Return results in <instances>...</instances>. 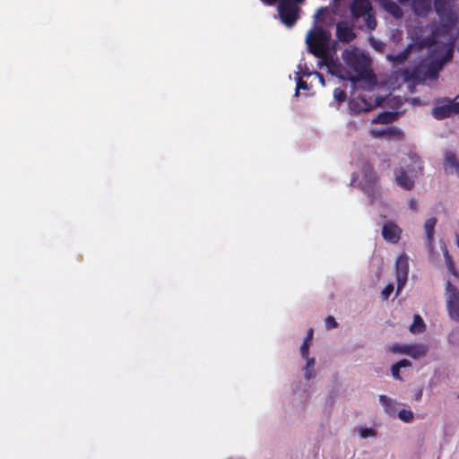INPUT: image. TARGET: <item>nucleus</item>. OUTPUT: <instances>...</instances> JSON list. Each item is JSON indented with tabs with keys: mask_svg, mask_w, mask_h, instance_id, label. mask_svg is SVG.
<instances>
[{
	"mask_svg": "<svg viewBox=\"0 0 459 459\" xmlns=\"http://www.w3.org/2000/svg\"><path fill=\"white\" fill-rule=\"evenodd\" d=\"M331 32L321 26L315 25L306 36V43L308 51L320 59V64L326 65L329 70L335 66V62L331 54V47L335 49L336 42L332 46Z\"/></svg>",
	"mask_w": 459,
	"mask_h": 459,
	"instance_id": "f257e3e1",
	"label": "nucleus"
},
{
	"mask_svg": "<svg viewBox=\"0 0 459 459\" xmlns=\"http://www.w3.org/2000/svg\"><path fill=\"white\" fill-rule=\"evenodd\" d=\"M342 57L346 65L356 73L357 76L351 78L352 82L366 77L370 66V59L366 54L359 51L357 48L345 49L342 54Z\"/></svg>",
	"mask_w": 459,
	"mask_h": 459,
	"instance_id": "f03ea898",
	"label": "nucleus"
},
{
	"mask_svg": "<svg viewBox=\"0 0 459 459\" xmlns=\"http://www.w3.org/2000/svg\"><path fill=\"white\" fill-rule=\"evenodd\" d=\"M432 116L442 120L459 114V102L455 99L441 98L435 100V107L431 111Z\"/></svg>",
	"mask_w": 459,
	"mask_h": 459,
	"instance_id": "7ed1b4c3",
	"label": "nucleus"
},
{
	"mask_svg": "<svg viewBox=\"0 0 459 459\" xmlns=\"http://www.w3.org/2000/svg\"><path fill=\"white\" fill-rule=\"evenodd\" d=\"M300 8L290 0H280L278 4V13L282 23L288 28H291L299 18Z\"/></svg>",
	"mask_w": 459,
	"mask_h": 459,
	"instance_id": "20e7f679",
	"label": "nucleus"
},
{
	"mask_svg": "<svg viewBox=\"0 0 459 459\" xmlns=\"http://www.w3.org/2000/svg\"><path fill=\"white\" fill-rule=\"evenodd\" d=\"M446 296L449 316H459V290L450 281H446Z\"/></svg>",
	"mask_w": 459,
	"mask_h": 459,
	"instance_id": "39448f33",
	"label": "nucleus"
},
{
	"mask_svg": "<svg viewBox=\"0 0 459 459\" xmlns=\"http://www.w3.org/2000/svg\"><path fill=\"white\" fill-rule=\"evenodd\" d=\"M397 293L405 285L409 273V258L405 254L399 255L395 262Z\"/></svg>",
	"mask_w": 459,
	"mask_h": 459,
	"instance_id": "423d86ee",
	"label": "nucleus"
},
{
	"mask_svg": "<svg viewBox=\"0 0 459 459\" xmlns=\"http://www.w3.org/2000/svg\"><path fill=\"white\" fill-rule=\"evenodd\" d=\"M401 75L404 82L413 84L423 83L426 81L423 65H419L412 69L404 68L401 70Z\"/></svg>",
	"mask_w": 459,
	"mask_h": 459,
	"instance_id": "0eeeda50",
	"label": "nucleus"
},
{
	"mask_svg": "<svg viewBox=\"0 0 459 459\" xmlns=\"http://www.w3.org/2000/svg\"><path fill=\"white\" fill-rule=\"evenodd\" d=\"M370 135L374 138H385L396 141L403 139V132L396 126H389L386 128H373L370 130Z\"/></svg>",
	"mask_w": 459,
	"mask_h": 459,
	"instance_id": "6e6552de",
	"label": "nucleus"
},
{
	"mask_svg": "<svg viewBox=\"0 0 459 459\" xmlns=\"http://www.w3.org/2000/svg\"><path fill=\"white\" fill-rule=\"evenodd\" d=\"M359 168L363 175V178L366 181V184L362 186V189L364 192H368V188L376 185L378 180V177L373 165L368 160H362Z\"/></svg>",
	"mask_w": 459,
	"mask_h": 459,
	"instance_id": "1a4fd4ad",
	"label": "nucleus"
},
{
	"mask_svg": "<svg viewBox=\"0 0 459 459\" xmlns=\"http://www.w3.org/2000/svg\"><path fill=\"white\" fill-rule=\"evenodd\" d=\"M402 230L394 222L388 221L382 229L383 238L390 243L396 244L401 238Z\"/></svg>",
	"mask_w": 459,
	"mask_h": 459,
	"instance_id": "9d476101",
	"label": "nucleus"
},
{
	"mask_svg": "<svg viewBox=\"0 0 459 459\" xmlns=\"http://www.w3.org/2000/svg\"><path fill=\"white\" fill-rule=\"evenodd\" d=\"M406 170L411 175V177H417L422 173L423 166L420 157L416 153H411L408 155V160L404 161Z\"/></svg>",
	"mask_w": 459,
	"mask_h": 459,
	"instance_id": "9b49d317",
	"label": "nucleus"
},
{
	"mask_svg": "<svg viewBox=\"0 0 459 459\" xmlns=\"http://www.w3.org/2000/svg\"><path fill=\"white\" fill-rule=\"evenodd\" d=\"M372 11L368 0H353L351 4V13L354 18H360Z\"/></svg>",
	"mask_w": 459,
	"mask_h": 459,
	"instance_id": "f8f14e48",
	"label": "nucleus"
},
{
	"mask_svg": "<svg viewBox=\"0 0 459 459\" xmlns=\"http://www.w3.org/2000/svg\"><path fill=\"white\" fill-rule=\"evenodd\" d=\"M336 37L342 42L350 43L356 38V34L346 22H339L336 24Z\"/></svg>",
	"mask_w": 459,
	"mask_h": 459,
	"instance_id": "ddd939ff",
	"label": "nucleus"
},
{
	"mask_svg": "<svg viewBox=\"0 0 459 459\" xmlns=\"http://www.w3.org/2000/svg\"><path fill=\"white\" fill-rule=\"evenodd\" d=\"M407 170L402 167L395 171L396 184L405 190H411L414 186V177L408 176Z\"/></svg>",
	"mask_w": 459,
	"mask_h": 459,
	"instance_id": "4468645a",
	"label": "nucleus"
},
{
	"mask_svg": "<svg viewBox=\"0 0 459 459\" xmlns=\"http://www.w3.org/2000/svg\"><path fill=\"white\" fill-rule=\"evenodd\" d=\"M301 357L305 359L306 363L302 367V371L304 373V377L306 380H311L316 375V371L315 368L316 366V359L314 357L309 356V351H307L306 354L300 353Z\"/></svg>",
	"mask_w": 459,
	"mask_h": 459,
	"instance_id": "2eb2a0df",
	"label": "nucleus"
},
{
	"mask_svg": "<svg viewBox=\"0 0 459 459\" xmlns=\"http://www.w3.org/2000/svg\"><path fill=\"white\" fill-rule=\"evenodd\" d=\"M444 169L446 171H448L451 174H459V160L457 159L455 153H454L453 152H446L444 160Z\"/></svg>",
	"mask_w": 459,
	"mask_h": 459,
	"instance_id": "dca6fc26",
	"label": "nucleus"
},
{
	"mask_svg": "<svg viewBox=\"0 0 459 459\" xmlns=\"http://www.w3.org/2000/svg\"><path fill=\"white\" fill-rule=\"evenodd\" d=\"M429 351V347L423 343H409L407 356L413 359L424 358Z\"/></svg>",
	"mask_w": 459,
	"mask_h": 459,
	"instance_id": "f3484780",
	"label": "nucleus"
},
{
	"mask_svg": "<svg viewBox=\"0 0 459 459\" xmlns=\"http://www.w3.org/2000/svg\"><path fill=\"white\" fill-rule=\"evenodd\" d=\"M380 6L396 19H401L403 15L402 8L392 0H379Z\"/></svg>",
	"mask_w": 459,
	"mask_h": 459,
	"instance_id": "a211bd4d",
	"label": "nucleus"
},
{
	"mask_svg": "<svg viewBox=\"0 0 459 459\" xmlns=\"http://www.w3.org/2000/svg\"><path fill=\"white\" fill-rule=\"evenodd\" d=\"M399 117L396 111H383L372 119L373 124H390L397 120Z\"/></svg>",
	"mask_w": 459,
	"mask_h": 459,
	"instance_id": "6ab92c4d",
	"label": "nucleus"
},
{
	"mask_svg": "<svg viewBox=\"0 0 459 459\" xmlns=\"http://www.w3.org/2000/svg\"><path fill=\"white\" fill-rule=\"evenodd\" d=\"M431 8L430 0H412L413 12L419 16H426Z\"/></svg>",
	"mask_w": 459,
	"mask_h": 459,
	"instance_id": "aec40b11",
	"label": "nucleus"
},
{
	"mask_svg": "<svg viewBox=\"0 0 459 459\" xmlns=\"http://www.w3.org/2000/svg\"><path fill=\"white\" fill-rule=\"evenodd\" d=\"M424 67V75L426 80H436L438 77L439 72L442 70L441 65L437 64L436 61L431 62L428 65H423Z\"/></svg>",
	"mask_w": 459,
	"mask_h": 459,
	"instance_id": "412c9836",
	"label": "nucleus"
},
{
	"mask_svg": "<svg viewBox=\"0 0 459 459\" xmlns=\"http://www.w3.org/2000/svg\"><path fill=\"white\" fill-rule=\"evenodd\" d=\"M378 399H379V403L380 404L383 406L385 411L389 414V415H392L396 411V401L388 397L387 395L385 394H380L378 396Z\"/></svg>",
	"mask_w": 459,
	"mask_h": 459,
	"instance_id": "4be33fe9",
	"label": "nucleus"
},
{
	"mask_svg": "<svg viewBox=\"0 0 459 459\" xmlns=\"http://www.w3.org/2000/svg\"><path fill=\"white\" fill-rule=\"evenodd\" d=\"M437 224L436 218H430L426 221L424 224V229L427 235V240L429 247H432L434 245V233H435V226Z\"/></svg>",
	"mask_w": 459,
	"mask_h": 459,
	"instance_id": "5701e85b",
	"label": "nucleus"
},
{
	"mask_svg": "<svg viewBox=\"0 0 459 459\" xmlns=\"http://www.w3.org/2000/svg\"><path fill=\"white\" fill-rule=\"evenodd\" d=\"M411 48L412 45H408L403 50L396 55H387V59L396 65L403 64L411 54Z\"/></svg>",
	"mask_w": 459,
	"mask_h": 459,
	"instance_id": "b1692460",
	"label": "nucleus"
},
{
	"mask_svg": "<svg viewBox=\"0 0 459 459\" xmlns=\"http://www.w3.org/2000/svg\"><path fill=\"white\" fill-rule=\"evenodd\" d=\"M368 103L365 99L351 100L349 103L350 109L354 113H360L368 110Z\"/></svg>",
	"mask_w": 459,
	"mask_h": 459,
	"instance_id": "393cba45",
	"label": "nucleus"
},
{
	"mask_svg": "<svg viewBox=\"0 0 459 459\" xmlns=\"http://www.w3.org/2000/svg\"><path fill=\"white\" fill-rule=\"evenodd\" d=\"M426 325L421 317H414L413 323L410 325L409 330L411 333L416 334L425 331Z\"/></svg>",
	"mask_w": 459,
	"mask_h": 459,
	"instance_id": "a878e982",
	"label": "nucleus"
},
{
	"mask_svg": "<svg viewBox=\"0 0 459 459\" xmlns=\"http://www.w3.org/2000/svg\"><path fill=\"white\" fill-rule=\"evenodd\" d=\"M313 334H314V331L312 328H309L307 332V335L300 346V349H299V352L300 353H303V354H306L307 351H309V348L312 344V340H313Z\"/></svg>",
	"mask_w": 459,
	"mask_h": 459,
	"instance_id": "bb28decb",
	"label": "nucleus"
},
{
	"mask_svg": "<svg viewBox=\"0 0 459 459\" xmlns=\"http://www.w3.org/2000/svg\"><path fill=\"white\" fill-rule=\"evenodd\" d=\"M453 52H454V49H453V46L452 44H448L447 47H446V53L443 55V56H441L440 58L435 60L437 64H440L441 65V68L443 69V66L450 62L453 58Z\"/></svg>",
	"mask_w": 459,
	"mask_h": 459,
	"instance_id": "cd10ccee",
	"label": "nucleus"
},
{
	"mask_svg": "<svg viewBox=\"0 0 459 459\" xmlns=\"http://www.w3.org/2000/svg\"><path fill=\"white\" fill-rule=\"evenodd\" d=\"M444 257H445V261H446V264L448 271L455 278H458L459 277V273H458L457 270L455 269L454 262H453V259H452L451 255H449V253H448L446 248H445V250H444Z\"/></svg>",
	"mask_w": 459,
	"mask_h": 459,
	"instance_id": "c85d7f7f",
	"label": "nucleus"
},
{
	"mask_svg": "<svg viewBox=\"0 0 459 459\" xmlns=\"http://www.w3.org/2000/svg\"><path fill=\"white\" fill-rule=\"evenodd\" d=\"M409 343H393L388 347V351L407 355Z\"/></svg>",
	"mask_w": 459,
	"mask_h": 459,
	"instance_id": "c756f323",
	"label": "nucleus"
},
{
	"mask_svg": "<svg viewBox=\"0 0 459 459\" xmlns=\"http://www.w3.org/2000/svg\"><path fill=\"white\" fill-rule=\"evenodd\" d=\"M448 0H435L434 8L438 15L445 14L448 10Z\"/></svg>",
	"mask_w": 459,
	"mask_h": 459,
	"instance_id": "7c9ffc66",
	"label": "nucleus"
},
{
	"mask_svg": "<svg viewBox=\"0 0 459 459\" xmlns=\"http://www.w3.org/2000/svg\"><path fill=\"white\" fill-rule=\"evenodd\" d=\"M399 419L406 423H410L414 420V413L408 409H402L398 411Z\"/></svg>",
	"mask_w": 459,
	"mask_h": 459,
	"instance_id": "2f4dec72",
	"label": "nucleus"
},
{
	"mask_svg": "<svg viewBox=\"0 0 459 459\" xmlns=\"http://www.w3.org/2000/svg\"><path fill=\"white\" fill-rule=\"evenodd\" d=\"M365 17V23H366V26L368 27V29L369 30H374L376 28H377V20H376V17L374 15V13H372V11L370 13H368V14L364 15Z\"/></svg>",
	"mask_w": 459,
	"mask_h": 459,
	"instance_id": "473e14b6",
	"label": "nucleus"
},
{
	"mask_svg": "<svg viewBox=\"0 0 459 459\" xmlns=\"http://www.w3.org/2000/svg\"><path fill=\"white\" fill-rule=\"evenodd\" d=\"M359 435L361 438L374 437L377 433L376 430L369 428H359L358 429Z\"/></svg>",
	"mask_w": 459,
	"mask_h": 459,
	"instance_id": "72a5a7b5",
	"label": "nucleus"
},
{
	"mask_svg": "<svg viewBox=\"0 0 459 459\" xmlns=\"http://www.w3.org/2000/svg\"><path fill=\"white\" fill-rule=\"evenodd\" d=\"M333 97L339 103H342L346 100V92L341 88H335L333 90Z\"/></svg>",
	"mask_w": 459,
	"mask_h": 459,
	"instance_id": "f704fd0d",
	"label": "nucleus"
},
{
	"mask_svg": "<svg viewBox=\"0 0 459 459\" xmlns=\"http://www.w3.org/2000/svg\"><path fill=\"white\" fill-rule=\"evenodd\" d=\"M394 287L392 283L387 284L382 290V299L387 300L390 298L391 294L394 292Z\"/></svg>",
	"mask_w": 459,
	"mask_h": 459,
	"instance_id": "c9c22d12",
	"label": "nucleus"
},
{
	"mask_svg": "<svg viewBox=\"0 0 459 459\" xmlns=\"http://www.w3.org/2000/svg\"><path fill=\"white\" fill-rule=\"evenodd\" d=\"M308 85L301 77L298 78L295 96H299V90H307Z\"/></svg>",
	"mask_w": 459,
	"mask_h": 459,
	"instance_id": "e433bc0d",
	"label": "nucleus"
},
{
	"mask_svg": "<svg viewBox=\"0 0 459 459\" xmlns=\"http://www.w3.org/2000/svg\"><path fill=\"white\" fill-rule=\"evenodd\" d=\"M325 325L327 329H333L338 326V323L336 322L334 317H326L325 321Z\"/></svg>",
	"mask_w": 459,
	"mask_h": 459,
	"instance_id": "4c0bfd02",
	"label": "nucleus"
},
{
	"mask_svg": "<svg viewBox=\"0 0 459 459\" xmlns=\"http://www.w3.org/2000/svg\"><path fill=\"white\" fill-rule=\"evenodd\" d=\"M423 395V389L419 387L413 390V400L420 402Z\"/></svg>",
	"mask_w": 459,
	"mask_h": 459,
	"instance_id": "58836bf2",
	"label": "nucleus"
},
{
	"mask_svg": "<svg viewBox=\"0 0 459 459\" xmlns=\"http://www.w3.org/2000/svg\"><path fill=\"white\" fill-rule=\"evenodd\" d=\"M391 372H392V376L394 377V378H395L397 380H402V378L400 377V368H398L396 366V364H394L392 366Z\"/></svg>",
	"mask_w": 459,
	"mask_h": 459,
	"instance_id": "ea45409f",
	"label": "nucleus"
},
{
	"mask_svg": "<svg viewBox=\"0 0 459 459\" xmlns=\"http://www.w3.org/2000/svg\"><path fill=\"white\" fill-rule=\"evenodd\" d=\"M396 366L398 368H409L411 366V363L410 360L406 359H401L400 361H398L397 363H395Z\"/></svg>",
	"mask_w": 459,
	"mask_h": 459,
	"instance_id": "a19ab883",
	"label": "nucleus"
},
{
	"mask_svg": "<svg viewBox=\"0 0 459 459\" xmlns=\"http://www.w3.org/2000/svg\"><path fill=\"white\" fill-rule=\"evenodd\" d=\"M327 9L326 8H320L316 13V20L323 21L324 15L326 13Z\"/></svg>",
	"mask_w": 459,
	"mask_h": 459,
	"instance_id": "79ce46f5",
	"label": "nucleus"
},
{
	"mask_svg": "<svg viewBox=\"0 0 459 459\" xmlns=\"http://www.w3.org/2000/svg\"><path fill=\"white\" fill-rule=\"evenodd\" d=\"M265 5H274L279 0H260Z\"/></svg>",
	"mask_w": 459,
	"mask_h": 459,
	"instance_id": "37998d69",
	"label": "nucleus"
},
{
	"mask_svg": "<svg viewBox=\"0 0 459 459\" xmlns=\"http://www.w3.org/2000/svg\"><path fill=\"white\" fill-rule=\"evenodd\" d=\"M358 180V175L356 173H353L352 174V177H351V185H354L356 183V181Z\"/></svg>",
	"mask_w": 459,
	"mask_h": 459,
	"instance_id": "c03bdc74",
	"label": "nucleus"
},
{
	"mask_svg": "<svg viewBox=\"0 0 459 459\" xmlns=\"http://www.w3.org/2000/svg\"><path fill=\"white\" fill-rule=\"evenodd\" d=\"M401 4H407L410 0H397Z\"/></svg>",
	"mask_w": 459,
	"mask_h": 459,
	"instance_id": "a18cd8bd",
	"label": "nucleus"
},
{
	"mask_svg": "<svg viewBox=\"0 0 459 459\" xmlns=\"http://www.w3.org/2000/svg\"><path fill=\"white\" fill-rule=\"evenodd\" d=\"M316 74L319 76V79H320L321 83H322L323 85H325V80H324L323 76H322L320 74H318V73H316Z\"/></svg>",
	"mask_w": 459,
	"mask_h": 459,
	"instance_id": "49530a36",
	"label": "nucleus"
},
{
	"mask_svg": "<svg viewBox=\"0 0 459 459\" xmlns=\"http://www.w3.org/2000/svg\"><path fill=\"white\" fill-rule=\"evenodd\" d=\"M456 245L459 247V236L456 237Z\"/></svg>",
	"mask_w": 459,
	"mask_h": 459,
	"instance_id": "de8ad7c7",
	"label": "nucleus"
},
{
	"mask_svg": "<svg viewBox=\"0 0 459 459\" xmlns=\"http://www.w3.org/2000/svg\"><path fill=\"white\" fill-rule=\"evenodd\" d=\"M435 38H436L435 33H433V34H432V41H433V42H434V41H435V39H436Z\"/></svg>",
	"mask_w": 459,
	"mask_h": 459,
	"instance_id": "09e8293b",
	"label": "nucleus"
}]
</instances>
